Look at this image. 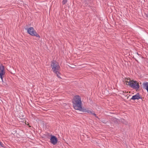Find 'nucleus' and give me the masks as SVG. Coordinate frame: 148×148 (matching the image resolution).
<instances>
[{"instance_id":"obj_2","label":"nucleus","mask_w":148,"mask_h":148,"mask_svg":"<svg viewBox=\"0 0 148 148\" xmlns=\"http://www.w3.org/2000/svg\"><path fill=\"white\" fill-rule=\"evenodd\" d=\"M72 103L73 107L75 110H77L79 109V108H81L82 102L80 97L79 95L75 96L73 98Z\"/></svg>"},{"instance_id":"obj_13","label":"nucleus","mask_w":148,"mask_h":148,"mask_svg":"<svg viewBox=\"0 0 148 148\" xmlns=\"http://www.w3.org/2000/svg\"><path fill=\"white\" fill-rule=\"evenodd\" d=\"M145 15H146V16L147 17H148V14H145Z\"/></svg>"},{"instance_id":"obj_10","label":"nucleus","mask_w":148,"mask_h":148,"mask_svg":"<svg viewBox=\"0 0 148 148\" xmlns=\"http://www.w3.org/2000/svg\"><path fill=\"white\" fill-rule=\"evenodd\" d=\"M67 2V0H63L62 1V3L63 4H65Z\"/></svg>"},{"instance_id":"obj_11","label":"nucleus","mask_w":148,"mask_h":148,"mask_svg":"<svg viewBox=\"0 0 148 148\" xmlns=\"http://www.w3.org/2000/svg\"><path fill=\"white\" fill-rule=\"evenodd\" d=\"M0 146L1 147H4V145L0 141Z\"/></svg>"},{"instance_id":"obj_6","label":"nucleus","mask_w":148,"mask_h":148,"mask_svg":"<svg viewBox=\"0 0 148 148\" xmlns=\"http://www.w3.org/2000/svg\"><path fill=\"white\" fill-rule=\"evenodd\" d=\"M5 74V72L4 66L1 65H0V77L3 81V78L4 77Z\"/></svg>"},{"instance_id":"obj_1","label":"nucleus","mask_w":148,"mask_h":148,"mask_svg":"<svg viewBox=\"0 0 148 148\" xmlns=\"http://www.w3.org/2000/svg\"><path fill=\"white\" fill-rule=\"evenodd\" d=\"M125 83L127 85L136 89L138 90L139 88L138 83L136 81L132 80L130 78H125Z\"/></svg>"},{"instance_id":"obj_9","label":"nucleus","mask_w":148,"mask_h":148,"mask_svg":"<svg viewBox=\"0 0 148 148\" xmlns=\"http://www.w3.org/2000/svg\"><path fill=\"white\" fill-rule=\"evenodd\" d=\"M143 85L144 87H145L146 89L148 92V82L143 83Z\"/></svg>"},{"instance_id":"obj_8","label":"nucleus","mask_w":148,"mask_h":148,"mask_svg":"<svg viewBox=\"0 0 148 148\" xmlns=\"http://www.w3.org/2000/svg\"><path fill=\"white\" fill-rule=\"evenodd\" d=\"M140 97L139 93H137L136 95L133 96L131 99L132 100L138 99L140 98Z\"/></svg>"},{"instance_id":"obj_4","label":"nucleus","mask_w":148,"mask_h":148,"mask_svg":"<svg viewBox=\"0 0 148 148\" xmlns=\"http://www.w3.org/2000/svg\"><path fill=\"white\" fill-rule=\"evenodd\" d=\"M27 33L32 36H35L37 37L40 38V36L37 33L36 31L33 27H30L28 28L27 29Z\"/></svg>"},{"instance_id":"obj_5","label":"nucleus","mask_w":148,"mask_h":148,"mask_svg":"<svg viewBox=\"0 0 148 148\" xmlns=\"http://www.w3.org/2000/svg\"><path fill=\"white\" fill-rule=\"evenodd\" d=\"M81 108L78 109L77 110H79L84 112H87V113L94 115L95 117L98 118L96 116V114H95L92 111H90L89 110L88 108H82V106H81Z\"/></svg>"},{"instance_id":"obj_3","label":"nucleus","mask_w":148,"mask_h":148,"mask_svg":"<svg viewBox=\"0 0 148 148\" xmlns=\"http://www.w3.org/2000/svg\"><path fill=\"white\" fill-rule=\"evenodd\" d=\"M51 65L52 68V71L57 75L58 77H60L58 74L59 73L60 67L58 63L55 61H53L51 62Z\"/></svg>"},{"instance_id":"obj_7","label":"nucleus","mask_w":148,"mask_h":148,"mask_svg":"<svg viewBox=\"0 0 148 148\" xmlns=\"http://www.w3.org/2000/svg\"><path fill=\"white\" fill-rule=\"evenodd\" d=\"M51 143L53 145H56L57 142L58 140L55 136H51L50 139Z\"/></svg>"},{"instance_id":"obj_12","label":"nucleus","mask_w":148,"mask_h":148,"mask_svg":"<svg viewBox=\"0 0 148 148\" xmlns=\"http://www.w3.org/2000/svg\"><path fill=\"white\" fill-rule=\"evenodd\" d=\"M116 119L113 118L112 119V121H116Z\"/></svg>"}]
</instances>
